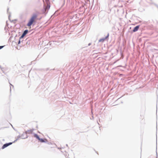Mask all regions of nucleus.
I'll list each match as a JSON object with an SVG mask.
<instances>
[{
	"label": "nucleus",
	"mask_w": 158,
	"mask_h": 158,
	"mask_svg": "<svg viewBox=\"0 0 158 158\" xmlns=\"http://www.w3.org/2000/svg\"><path fill=\"white\" fill-rule=\"evenodd\" d=\"M37 15L36 13H34L27 23V26L29 27L31 26L34 22L35 19L37 17Z\"/></svg>",
	"instance_id": "obj_1"
},
{
	"label": "nucleus",
	"mask_w": 158,
	"mask_h": 158,
	"mask_svg": "<svg viewBox=\"0 0 158 158\" xmlns=\"http://www.w3.org/2000/svg\"><path fill=\"white\" fill-rule=\"evenodd\" d=\"M79 15L77 14H71L69 16V17L70 19H73L74 21H76L78 20L79 17L78 16Z\"/></svg>",
	"instance_id": "obj_2"
},
{
	"label": "nucleus",
	"mask_w": 158,
	"mask_h": 158,
	"mask_svg": "<svg viewBox=\"0 0 158 158\" xmlns=\"http://www.w3.org/2000/svg\"><path fill=\"white\" fill-rule=\"evenodd\" d=\"M109 36V33H108L107 36H106L105 37L100 39L98 40V42H103L106 40L108 39Z\"/></svg>",
	"instance_id": "obj_3"
},
{
	"label": "nucleus",
	"mask_w": 158,
	"mask_h": 158,
	"mask_svg": "<svg viewBox=\"0 0 158 158\" xmlns=\"http://www.w3.org/2000/svg\"><path fill=\"white\" fill-rule=\"evenodd\" d=\"M20 136L21 137V138L22 139H25L27 138L28 137V136L26 133H25V132H23V134L20 135Z\"/></svg>",
	"instance_id": "obj_4"
},
{
	"label": "nucleus",
	"mask_w": 158,
	"mask_h": 158,
	"mask_svg": "<svg viewBox=\"0 0 158 158\" xmlns=\"http://www.w3.org/2000/svg\"><path fill=\"white\" fill-rule=\"evenodd\" d=\"M12 143V142H10L8 143H6L5 144H4L3 146H2V149H3L7 147L8 146L11 145Z\"/></svg>",
	"instance_id": "obj_5"
},
{
	"label": "nucleus",
	"mask_w": 158,
	"mask_h": 158,
	"mask_svg": "<svg viewBox=\"0 0 158 158\" xmlns=\"http://www.w3.org/2000/svg\"><path fill=\"white\" fill-rule=\"evenodd\" d=\"M34 130V129H32L30 130H28L25 131V133L27 134H32L33 131Z\"/></svg>",
	"instance_id": "obj_6"
},
{
	"label": "nucleus",
	"mask_w": 158,
	"mask_h": 158,
	"mask_svg": "<svg viewBox=\"0 0 158 158\" xmlns=\"http://www.w3.org/2000/svg\"><path fill=\"white\" fill-rule=\"evenodd\" d=\"M139 27V25H137L134 27L132 31L133 32H135L137 31L138 30Z\"/></svg>",
	"instance_id": "obj_7"
},
{
	"label": "nucleus",
	"mask_w": 158,
	"mask_h": 158,
	"mask_svg": "<svg viewBox=\"0 0 158 158\" xmlns=\"http://www.w3.org/2000/svg\"><path fill=\"white\" fill-rule=\"evenodd\" d=\"M39 140L42 143H46L47 142V140L46 139H43L40 138Z\"/></svg>",
	"instance_id": "obj_8"
},
{
	"label": "nucleus",
	"mask_w": 158,
	"mask_h": 158,
	"mask_svg": "<svg viewBox=\"0 0 158 158\" xmlns=\"http://www.w3.org/2000/svg\"><path fill=\"white\" fill-rule=\"evenodd\" d=\"M34 136L37 139L39 140L40 138L39 136H38V135L36 134H34Z\"/></svg>",
	"instance_id": "obj_9"
},
{
	"label": "nucleus",
	"mask_w": 158,
	"mask_h": 158,
	"mask_svg": "<svg viewBox=\"0 0 158 158\" xmlns=\"http://www.w3.org/2000/svg\"><path fill=\"white\" fill-rule=\"evenodd\" d=\"M28 30L26 29L25 30L23 33V34H24L25 35L28 32Z\"/></svg>",
	"instance_id": "obj_10"
},
{
	"label": "nucleus",
	"mask_w": 158,
	"mask_h": 158,
	"mask_svg": "<svg viewBox=\"0 0 158 158\" xmlns=\"http://www.w3.org/2000/svg\"><path fill=\"white\" fill-rule=\"evenodd\" d=\"M20 137H21L20 135H19L17 137V138L13 142V143H15L16 141L17 140H18Z\"/></svg>",
	"instance_id": "obj_11"
},
{
	"label": "nucleus",
	"mask_w": 158,
	"mask_h": 158,
	"mask_svg": "<svg viewBox=\"0 0 158 158\" xmlns=\"http://www.w3.org/2000/svg\"><path fill=\"white\" fill-rule=\"evenodd\" d=\"M46 8H44V9H43L42 10V13H43V14H45V13H47L48 12H47L46 13Z\"/></svg>",
	"instance_id": "obj_12"
},
{
	"label": "nucleus",
	"mask_w": 158,
	"mask_h": 158,
	"mask_svg": "<svg viewBox=\"0 0 158 158\" xmlns=\"http://www.w3.org/2000/svg\"><path fill=\"white\" fill-rule=\"evenodd\" d=\"M50 5L48 4L46 7H44V8H46V10H48V9H49L50 8Z\"/></svg>",
	"instance_id": "obj_13"
},
{
	"label": "nucleus",
	"mask_w": 158,
	"mask_h": 158,
	"mask_svg": "<svg viewBox=\"0 0 158 158\" xmlns=\"http://www.w3.org/2000/svg\"><path fill=\"white\" fill-rule=\"evenodd\" d=\"M25 36V35L24 34H22L21 36L19 37V39L21 40Z\"/></svg>",
	"instance_id": "obj_14"
},
{
	"label": "nucleus",
	"mask_w": 158,
	"mask_h": 158,
	"mask_svg": "<svg viewBox=\"0 0 158 158\" xmlns=\"http://www.w3.org/2000/svg\"><path fill=\"white\" fill-rule=\"evenodd\" d=\"M20 43H21V39H19L18 44H20Z\"/></svg>",
	"instance_id": "obj_15"
},
{
	"label": "nucleus",
	"mask_w": 158,
	"mask_h": 158,
	"mask_svg": "<svg viewBox=\"0 0 158 158\" xmlns=\"http://www.w3.org/2000/svg\"><path fill=\"white\" fill-rule=\"evenodd\" d=\"M10 84V90L11 91V87H12L13 88L14 87V86L13 85H12V84Z\"/></svg>",
	"instance_id": "obj_16"
},
{
	"label": "nucleus",
	"mask_w": 158,
	"mask_h": 158,
	"mask_svg": "<svg viewBox=\"0 0 158 158\" xmlns=\"http://www.w3.org/2000/svg\"><path fill=\"white\" fill-rule=\"evenodd\" d=\"M5 46H0V49H2Z\"/></svg>",
	"instance_id": "obj_17"
},
{
	"label": "nucleus",
	"mask_w": 158,
	"mask_h": 158,
	"mask_svg": "<svg viewBox=\"0 0 158 158\" xmlns=\"http://www.w3.org/2000/svg\"><path fill=\"white\" fill-rule=\"evenodd\" d=\"M157 147H156V158H158V156H157Z\"/></svg>",
	"instance_id": "obj_18"
},
{
	"label": "nucleus",
	"mask_w": 158,
	"mask_h": 158,
	"mask_svg": "<svg viewBox=\"0 0 158 158\" xmlns=\"http://www.w3.org/2000/svg\"><path fill=\"white\" fill-rule=\"evenodd\" d=\"M48 144H51V142H48Z\"/></svg>",
	"instance_id": "obj_19"
},
{
	"label": "nucleus",
	"mask_w": 158,
	"mask_h": 158,
	"mask_svg": "<svg viewBox=\"0 0 158 158\" xmlns=\"http://www.w3.org/2000/svg\"><path fill=\"white\" fill-rule=\"evenodd\" d=\"M10 15H9L8 16V18L10 20Z\"/></svg>",
	"instance_id": "obj_20"
},
{
	"label": "nucleus",
	"mask_w": 158,
	"mask_h": 158,
	"mask_svg": "<svg viewBox=\"0 0 158 158\" xmlns=\"http://www.w3.org/2000/svg\"><path fill=\"white\" fill-rule=\"evenodd\" d=\"M91 43H89V44H88V45L89 46L90 45H91Z\"/></svg>",
	"instance_id": "obj_21"
},
{
	"label": "nucleus",
	"mask_w": 158,
	"mask_h": 158,
	"mask_svg": "<svg viewBox=\"0 0 158 158\" xmlns=\"http://www.w3.org/2000/svg\"><path fill=\"white\" fill-rule=\"evenodd\" d=\"M94 119V117H93V116H92V118H91V119Z\"/></svg>",
	"instance_id": "obj_22"
},
{
	"label": "nucleus",
	"mask_w": 158,
	"mask_h": 158,
	"mask_svg": "<svg viewBox=\"0 0 158 158\" xmlns=\"http://www.w3.org/2000/svg\"><path fill=\"white\" fill-rule=\"evenodd\" d=\"M8 10H9V8H8L7 10V12H8Z\"/></svg>",
	"instance_id": "obj_23"
},
{
	"label": "nucleus",
	"mask_w": 158,
	"mask_h": 158,
	"mask_svg": "<svg viewBox=\"0 0 158 158\" xmlns=\"http://www.w3.org/2000/svg\"><path fill=\"white\" fill-rule=\"evenodd\" d=\"M66 146L67 147V146H68V144H66Z\"/></svg>",
	"instance_id": "obj_24"
},
{
	"label": "nucleus",
	"mask_w": 158,
	"mask_h": 158,
	"mask_svg": "<svg viewBox=\"0 0 158 158\" xmlns=\"http://www.w3.org/2000/svg\"><path fill=\"white\" fill-rule=\"evenodd\" d=\"M21 42H23V40H22L21 41Z\"/></svg>",
	"instance_id": "obj_25"
},
{
	"label": "nucleus",
	"mask_w": 158,
	"mask_h": 158,
	"mask_svg": "<svg viewBox=\"0 0 158 158\" xmlns=\"http://www.w3.org/2000/svg\"><path fill=\"white\" fill-rule=\"evenodd\" d=\"M12 128H13V129H14V130H15V129L13 127H12Z\"/></svg>",
	"instance_id": "obj_26"
},
{
	"label": "nucleus",
	"mask_w": 158,
	"mask_h": 158,
	"mask_svg": "<svg viewBox=\"0 0 158 158\" xmlns=\"http://www.w3.org/2000/svg\"><path fill=\"white\" fill-rule=\"evenodd\" d=\"M12 128H13V129H14V130H15V129L13 127H12Z\"/></svg>",
	"instance_id": "obj_27"
},
{
	"label": "nucleus",
	"mask_w": 158,
	"mask_h": 158,
	"mask_svg": "<svg viewBox=\"0 0 158 158\" xmlns=\"http://www.w3.org/2000/svg\"><path fill=\"white\" fill-rule=\"evenodd\" d=\"M10 1L11 0H10Z\"/></svg>",
	"instance_id": "obj_28"
}]
</instances>
